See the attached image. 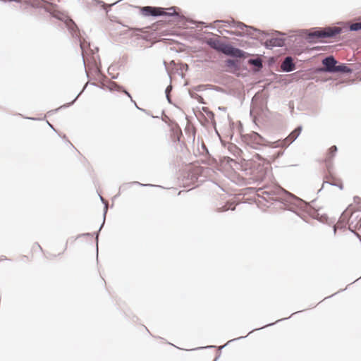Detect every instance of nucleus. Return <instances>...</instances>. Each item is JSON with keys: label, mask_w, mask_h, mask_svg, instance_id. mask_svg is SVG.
Returning a JSON list of instances; mask_svg holds the SVG:
<instances>
[{"label": "nucleus", "mask_w": 361, "mask_h": 361, "mask_svg": "<svg viewBox=\"0 0 361 361\" xmlns=\"http://www.w3.org/2000/svg\"><path fill=\"white\" fill-rule=\"evenodd\" d=\"M207 44L212 48L221 51L226 55L241 58L244 56L243 51L235 48L229 44L222 43L219 39L216 38H210L207 40Z\"/></svg>", "instance_id": "1"}, {"label": "nucleus", "mask_w": 361, "mask_h": 361, "mask_svg": "<svg viewBox=\"0 0 361 361\" xmlns=\"http://www.w3.org/2000/svg\"><path fill=\"white\" fill-rule=\"evenodd\" d=\"M341 29L339 27H328L322 30L315 31L312 34V36L317 37L319 38H325L333 37L337 34H339Z\"/></svg>", "instance_id": "2"}, {"label": "nucleus", "mask_w": 361, "mask_h": 361, "mask_svg": "<svg viewBox=\"0 0 361 361\" xmlns=\"http://www.w3.org/2000/svg\"><path fill=\"white\" fill-rule=\"evenodd\" d=\"M164 8L161 7L144 6L140 8V12L143 16H164Z\"/></svg>", "instance_id": "3"}, {"label": "nucleus", "mask_w": 361, "mask_h": 361, "mask_svg": "<svg viewBox=\"0 0 361 361\" xmlns=\"http://www.w3.org/2000/svg\"><path fill=\"white\" fill-rule=\"evenodd\" d=\"M66 249V243L62 245L61 247L58 245H54L50 248V251L48 252V256L47 257L49 259H53L56 257L62 255L65 252Z\"/></svg>", "instance_id": "4"}, {"label": "nucleus", "mask_w": 361, "mask_h": 361, "mask_svg": "<svg viewBox=\"0 0 361 361\" xmlns=\"http://www.w3.org/2000/svg\"><path fill=\"white\" fill-rule=\"evenodd\" d=\"M281 68L284 71H292L295 69V64L293 62V59L291 57L288 56L285 59V60L281 63Z\"/></svg>", "instance_id": "5"}, {"label": "nucleus", "mask_w": 361, "mask_h": 361, "mask_svg": "<svg viewBox=\"0 0 361 361\" xmlns=\"http://www.w3.org/2000/svg\"><path fill=\"white\" fill-rule=\"evenodd\" d=\"M337 152V147L335 145L331 146L327 151L324 159V162L329 164L331 162L332 159L335 157Z\"/></svg>", "instance_id": "6"}, {"label": "nucleus", "mask_w": 361, "mask_h": 361, "mask_svg": "<svg viewBox=\"0 0 361 361\" xmlns=\"http://www.w3.org/2000/svg\"><path fill=\"white\" fill-rule=\"evenodd\" d=\"M302 130L301 127H298L296 129H295L285 140H284V144L285 145H290L291 142H293L300 134Z\"/></svg>", "instance_id": "7"}, {"label": "nucleus", "mask_w": 361, "mask_h": 361, "mask_svg": "<svg viewBox=\"0 0 361 361\" xmlns=\"http://www.w3.org/2000/svg\"><path fill=\"white\" fill-rule=\"evenodd\" d=\"M322 63L326 66V68L328 71H334L336 61L333 57L330 56L324 59Z\"/></svg>", "instance_id": "8"}, {"label": "nucleus", "mask_w": 361, "mask_h": 361, "mask_svg": "<svg viewBox=\"0 0 361 361\" xmlns=\"http://www.w3.org/2000/svg\"><path fill=\"white\" fill-rule=\"evenodd\" d=\"M324 183H329L331 185H334L338 186L340 188H342L341 181L332 176H326L324 180Z\"/></svg>", "instance_id": "9"}, {"label": "nucleus", "mask_w": 361, "mask_h": 361, "mask_svg": "<svg viewBox=\"0 0 361 361\" xmlns=\"http://www.w3.org/2000/svg\"><path fill=\"white\" fill-rule=\"evenodd\" d=\"M166 11H164V16H178V13L176 12V7H170L166 8Z\"/></svg>", "instance_id": "10"}, {"label": "nucleus", "mask_w": 361, "mask_h": 361, "mask_svg": "<svg viewBox=\"0 0 361 361\" xmlns=\"http://www.w3.org/2000/svg\"><path fill=\"white\" fill-rule=\"evenodd\" d=\"M350 30H355V31L361 30V22L354 23L351 24L350 26Z\"/></svg>", "instance_id": "11"}, {"label": "nucleus", "mask_w": 361, "mask_h": 361, "mask_svg": "<svg viewBox=\"0 0 361 361\" xmlns=\"http://www.w3.org/2000/svg\"><path fill=\"white\" fill-rule=\"evenodd\" d=\"M334 71L349 72L350 70L345 66H336Z\"/></svg>", "instance_id": "12"}, {"label": "nucleus", "mask_w": 361, "mask_h": 361, "mask_svg": "<svg viewBox=\"0 0 361 361\" xmlns=\"http://www.w3.org/2000/svg\"><path fill=\"white\" fill-rule=\"evenodd\" d=\"M250 63L257 66V67H262V66L261 61L259 59L250 60Z\"/></svg>", "instance_id": "13"}, {"label": "nucleus", "mask_w": 361, "mask_h": 361, "mask_svg": "<svg viewBox=\"0 0 361 361\" xmlns=\"http://www.w3.org/2000/svg\"><path fill=\"white\" fill-rule=\"evenodd\" d=\"M41 249L42 248H41L40 245L38 244H36V245H32V247H31V251L35 252V251H37L38 250H41Z\"/></svg>", "instance_id": "14"}]
</instances>
